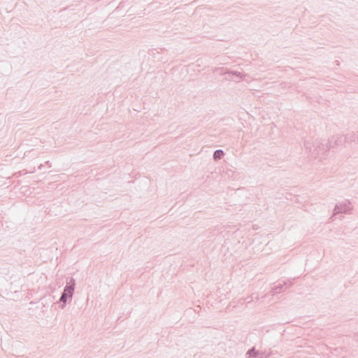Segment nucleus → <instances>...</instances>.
Instances as JSON below:
<instances>
[{"mask_svg":"<svg viewBox=\"0 0 358 358\" xmlns=\"http://www.w3.org/2000/svg\"><path fill=\"white\" fill-rule=\"evenodd\" d=\"M72 292H73V288L71 287H66L65 289H64V292L61 297V300L64 302L66 301V298L67 296H71L72 295Z\"/></svg>","mask_w":358,"mask_h":358,"instance_id":"1","label":"nucleus"},{"mask_svg":"<svg viewBox=\"0 0 358 358\" xmlns=\"http://www.w3.org/2000/svg\"><path fill=\"white\" fill-rule=\"evenodd\" d=\"M223 155V152L222 150H217L214 153V157L215 159H220Z\"/></svg>","mask_w":358,"mask_h":358,"instance_id":"2","label":"nucleus"}]
</instances>
